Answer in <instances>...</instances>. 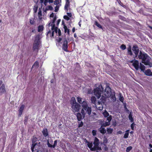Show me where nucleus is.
I'll list each match as a JSON object with an SVG mask.
<instances>
[{"label": "nucleus", "instance_id": "nucleus-7", "mask_svg": "<svg viewBox=\"0 0 152 152\" xmlns=\"http://www.w3.org/2000/svg\"><path fill=\"white\" fill-rule=\"evenodd\" d=\"M102 91L99 87H97L94 90V94L99 99L101 96Z\"/></svg>", "mask_w": 152, "mask_h": 152}, {"label": "nucleus", "instance_id": "nucleus-57", "mask_svg": "<svg viewBox=\"0 0 152 152\" xmlns=\"http://www.w3.org/2000/svg\"><path fill=\"white\" fill-rule=\"evenodd\" d=\"M49 0H45L44 4L45 6H46L47 5V3L48 2Z\"/></svg>", "mask_w": 152, "mask_h": 152}, {"label": "nucleus", "instance_id": "nucleus-31", "mask_svg": "<svg viewBox=\"0 0 152 152\" xmlns=\"http://www.w3.org/2000/svg\"><path fill=\"white\" fill-rule=\"evenodd\" d=\"M94 24L98 28L102 29H103L101 25L99 24V23L97 21H95V22Z\"/></svg>", "mask_w": 152, "mask_h": 152}, {"label": "nucleus", "instance_id": "nucleus-42", "mask_svg": "<svg viewBox=\"0 0 152 152\" xmlns=\"http://www.w3.org/2000/svg\"><path fill=\"white\" fill-rule=\"evenodd\" d=\"M38 17L39 19H41L42 18L41 17L42 14L41 11H39L38 13Z\"/></svg>", "mask_w": 152, "mask_h": 152}, {"label": "nucleus", "instance_id": "nucleus-34", "mask_svg": "<svg viewBox=\"0 0 152 152\" xmlns=\"http://www.w3.org/2000/svg\"><path fill=\"white\" fill-rule=\"evenodd\" d=\"M129 119L130 120L131 122H133L134 121V119L132 117V115L131 113H130L129 115Z\"/></svg>", "mask_w": 152, "mask_h": 152}, {"label": "nucleus", "instance_id": "nucleus-35", "mask_svg": "<svg viewBox=\"0 0 152 152\" xmlns=\"http://www.w3.org/2000/svg\"><path fill=\"white\" fill-rule=\"evenodd\" d=\"M113 131V129L111 128H107V131L108 134H111Z\"/></svg>", "mask_w": 152, "mask_h": 152}, {"label": "nucleus", "instance_id": "nucleus-53", "mask_svg": "<svg viewBox=\"0 0 152 152\" xmlns=\"http://www.w3.org/2000/svg\"><path fill=\"white\" fill-rule=\"evenodd\" d=\"M104 150L105 151H107L108 150V148L107 147L106 145H104Z\"/></svg>", "mask_w": 152, "mask_h": 152}, {"label": "nucleus", "instance_id": "nucleus-13", "mask_svg": "<svg viewBox=\"0 0 152 152\" xmlns=\"http://www.w3.org/2000/svg\"><path fill=\"white\" fill-rule=\"evenodd\" d=\"M132 65L137 70L139 69V63L138 61L137 60H135L132 64Z\"/></svg>", "mask_w": 152, "mask_h": 152}, {"label": "nucleus", "instance_id": "nucleus-14", "mask_svg": "<svg viewBox=\"0 0 152 152\" xmlns=\"http://www.w3.org/2000/svg\"><path fill=\"white\" fill-rule=\"evenodd\" d=\"M93 145V142H89L87 144L88 147L90 149L91 151H95L96 150V149H95L94 146L93 147H92Z\"/></svg>", "mask_w": 152, "mask_h": 152}, {"label": "nucleus", "instance_id": "nucleus-50", "mask_svg": "<svg viewBox=\"0 0 152 152\" xmlns=\"http://www.w3.org/2000/svg\"><path fill=\"white\" fill-rule=\"evenodd\" d=\"M92 133L93 136H95L96 134V131L94 130H93L92 131Z\"/></svg>", "mask_w": 152, "mask_h": 152}, {"label": "nucleus", "instance_id": "nucleus-33", "mask_svg": "<svg viewBox=\"0 0 152 152\" xmlns=\"http://www.w3.org/2000/svg\"><path fill=\"white\" fill-rule=\"evenodd\" d=\"M103 114L105 117H107L109 115V113L106 110L103 113Z\"/></svg>", "mask_w": 152, "mask_h": 152}, {"label": "nucleus", "instance_id": "nucleus-55", "mask_svg": "<svg viewBox=\"0 0 152 152\" xmlns=\"http://www.w3.org/2000/svg\"><path fill=\"white\" fill-rule=\"evenodd\" d=\"M83 125V123L82 121H81V123L79 124L78 127L80 128L82 127Z\"/></svg>", "mask_w": 152, "mask_h": 152}, {"label": "nucleus", "instance_id": "nucleus-28", "mask_svg": "<svg viewBox=\"0 0 152 152\" xmlns=\"http://www.w3.org/2000/svg\"><path fill=\"white\" fill-rule=\"evenodd\" d=\"M117 2H118V4L121 6L123 7L126 8V6L125 5H124L123 3H122L120 0H117Z\"/></svg>", "mask_w": 152, "mask_h": 152}, {"label": "nucleus", "instance_id": "nucleus-11", "mask_svg": "<svg viewBox=\"0 0 152 152\" xmlns=\"http://www.w3.org/2000/svg\"><path fill=\"white\" fill-rule=\"evenodd\" d=\"M42 133L43 135L45 137H49V133L48 132V129L47 128H44L42 131Z\"/></svg>", "mask_w": 152, "mask_h": 152}, {"label": "nucleus", "instance_id": "nucleus-46", "mask_svg": "<svg viewBox=\"0 0 152 152\" xmlns=\"http://www.w3.org/2000/svg\"><path fill=\"white\" fill-rule=\"evenodd\" d=\"M104 122V121L102 119H100L99 120V124L101 125V126L102 125V124Z\"/></svg>", "mask_w": 152, "mask_h": 152}, {"label": "nucleus", "instance_id": "nucleus-64", "mask_svg": "<svg viewBox=\"0 0 152 152\" xmlns=\"http://www.w3.org/2000/svg\"><path fill=\"white\" fill-rule=\"evenodd\" d=\"M54 16L53 13H52L50 15V17L51 18L53 17Z\"/></svg>", "mask_w": 152, "mask_h": 152}, {"label": "nucleus", "instance_id": "nucleus-23", "mask_svg": "<svg viewBox=\"0 0 152 152\" xmlns=\"http://www.w3.org/2000/svg\"><path fill=\"white\" fill-rule=\"evenodd\" d=\"M63 24H64V32L65 33L67 32L68 34L69 35V29L67 28L66 26L65 25V24L62 22Z\"/></svg>", "mask_w": 152, "mask_h": 152}, {"label": "nucleus", "instance_id": "nucleus-1", "mask_svg": "<svg viewBox=\"0 0 152 152\" xmlns=\"http://www.w3.org/2000/svg\"><path fill=\"white\" fill-rule=\"evenodd\" d=\"M138 56L139 59L142 60V62L145 65H148L150 67H152V62L150 61L151 58L147 53L140 51Z\"/></svg>", "mask_w": 152, "mask_h": 152}, {"label": "nucleus", "instance_id": "nucleus-54", "mask_svg": "<svg viewBox=\"0 0 152 152\" xmlns=\"http://www.w3.org/2000/svg\"><path fill=\"white\" fill-rule=\"evenodd\" d=\"M59 7L58 6H56L55 7V12H58V10H59Z\"/></svg>", "mask_w": 152, "mask_h": 152}, {"label": "nucleus", "instance_id": "nucleus-19", "mask_svg": "<svg viewBox=\"0 0 152 152\" xmlns=\"http://www.w3.org/2000/svg\"><path fill=\"white\" fill-rule=\"evenodd\" d=\"M24 107L25 105H24L22 104L21 105L19 110V116H21V115L22 114Z\"/></svg>", "mask_w": 152, "mask_h": 152}, {"label": "nucleus", "instance_id": "nucleus-5", "mask_svg": "<svg viewBox=\"0 0 152 152\" xmlns=\"http://www.w3.org/2000/svg\"><path fill=\"white\" fill-rule=\"evenodd\" d=\"M100 144V142L99 139L96 137H95L94 141L93 142V144L94 145V147L96 150H99L101 151L102 150L101 147L99 146Z\"/></svg>", "mask_w": 152, "mask_h": 152}, {"label": "nucleus", "instance_id": "nucleus-40", "mask_svg": "<svg viewBox=\"0 0 152 152\" xmlns=\"http://www.w3.org/2000/svg\"><path fill=\"white\" fill-rule=\"evenodd\" d=\"M107 117V120L108 121V122H110L111 121L112 119V116L111 115H109L108 117Z\"/></svg>", "mask_w": 152, "mask_h": 152}, {"label": "nucleus", "instance_id": "nucleus-10", "mask_svg": "<svg viewBox=\"0 0 152 152\" xmlns=\"http://www.w3.org/2000/svg\"><path fill=\"white\" fill-rule=\"evenodd\" d=\"M111 88L109 87H107L104 90V95L107 97H109L111 95Z\"/></svg>", "mask_w": 152, "mask_h": 152}, {"label": "nucleus", "instance_id": "nucleus-61", "mask_svg": "<svg viewBox=\"0 0 152 152\" xmlns=\"http://www.w3.org/2000/svg\"><path fill=\"white\" fill-rule=\"evenodd\" d=\"M60 21H61L60 19H58V20L57 23V24H56L57 25H58L59 24Z\"/></svg>", "mask_w": 152, "mask_h": 152}, {"label": "nucleus", "instance_id": "nucleus-8", "mask_svg": "<svg viewBox=\"0 0 152 152\" xmlns=\"http://www.w3.org/2000/svg\"><path fill=\"white\" fill-rule=\"evenodd\" d=\"M68 42L66 39H65L62 42V49L66 52H69L68 50Z\"/></svg>", "mask_w": 152, "mask_h": 152}, {"label": "nucleus", "instance_id": "nucleus-17", "mask_svg": "<svg viewBox=\"0 0 152 152\" xmlns=\"http://www.w3.org/2000/svg\"><path fill=\"white\" fill-rule=\"evenodd\" d=\"M69 0H66V4L64 6V9L66 11H68V8L69 6Z\"/></svg>", "mask_w": 152, "mask_h": 152}, {"label": "nucleus", "instance_id": "nucleus-51", "mask_svg": "<svg viewBox=\"0 0 152 152\" xmlns=\"http://www.w3.org/2000/svg\"><path fill=\"white\" fill-rule=\"evenodd\" d=\"M35 23V21L34 20L30 19V23L31 25L34 24Z\"/></svg>", "mask_w": 152, "mask_h": 152}, {"label": "nucleus", "instance_id": "nucleus-36", "mask_svg": "<svg viewBox=\"0 0 152 152\" xmlns=\"http://www.w3.org/2000/svg\"><path fill=\"white\" fill-rule=\"evenodd\" d=\"M108 142V140L107 138H104L103 144V145H106L107 143Z\"/></svg>", "mask_w": 152, "mask_h": 152}, {"label": "nucleus", "instance_id": "nucleus-39", "mask_svg": "<svg viewBox=\"0 0 152 152\" xmlns=\"http://www.w3.org/2000/svg\"><path fill=\"white\" fill-rule=\"evenodd\" d=\"M120 48L122 50H124L126 49V47L125 45L122 44V45H121L120 46Z\"/></svg>", "mask_w": 152, "mask_h": 152}, {"label": "nucleus", "instance_id": "nucleus-18", "mask_svg": "<svg viewBox=\"0 0 152 152\" xmlns=\"http://www.w3.org/2000/svg\"><path fill=\"white\" fill-rule=\"evenodd\" d=\"M56 20V16L54 17L53 19L50 22L51 23V26H52L51 30H53L55 27V25L54 23Z\"/></svg>", "mask_w": 152, "mask_h": 152}, {"label": "nucleus", "instance_id": "nucleus-43", "mask_svg": "<svg viewBox=\"0 0 152 152\" xmlns=\"http://www.w3.org/2000/svg\"><path fill=\"white\" fill-rule=\"evenodd\" d=\"M52 31H54L56 33H57L58 31V28L57 27H56L55 26V27L53 28V30H51Z\"/></svg>", "mask_w": 152, "mask_h": 152}, {"label": "nucleus", "instance_id": "nucleus-22", "mask_svg": "<svg viewBox=\"0 0 152 152\" xmlns=\"http://www.w3.org/2000/svg\"><path fill=\"white\" fill-rule=\"evenodd\" d=\"M101 126L100 128L98 129V131L102 134H104L106 133V131L105 128Z\"/></svg>", "mask_w": 152, "mask_h": 152}, {"label": "nucleus", "instance_id": "nucleus-6", "mask_svg": "<svg viewBox=\"0 0 152 152\" xmlns=\"http://www.w3.org/2000/svg\"><path fill=\"white\" fill-rule=\"evenodd\" d=\"M132 49L135 54L134 56L133 57L134 59L138 55V54L139 52V48L138 45L136 44L133 46Z\"/></svg>", "mask_w": 152, "mask_h": 152}, {"label": "nucleus", "instance_id": "nucleus-26", "mask_svg": "<svg viewBox=\"0 0 152 152\" xmlns=\"http://www.w3.org/2000/svg\"><path fill=\"white\" fill-rule=\"evenodd\" d=\"M44 29V27L42 25H39L38 27V31L40 32L42 31Z\"/></svg>", "mask_w": 152, "mask_h": 152}, {"label": "nucleus", "instance_id": "nucleus-48", "mask_svg": "<svg viewBox=\"0 0 152 152\" xmlns=\"http://www.w3.org/2000/svg\"><path fill=\"white\" fill-rule=\"evenodd\" d=\"M119 99L120 101L123 102L124 98L122 96H120L119 98Z\"/></svg>", "mask_w": 152, "mask_h": 152}, {"label": "nucleus", "instance_id": "nucleus-63", "mask_svg": "<svg viewBox=\"0 0 152 152\" xmlns=\"http://www.w3.org/2000/svg\"><path fill=\"white\" fill-rule=\"evenodd\" d=\"M61 40H62V38H59V39L58 40V42H60L61 41Z\"/></svg>", "mask_w": 152, "mask_h": 152}, {"label": "nucleus", "instance_id": "nucleus-58", "mask_svg": "<svg viewBox=\"0 0 152 152\" xmlns=\"http://www.w3.org/2000/svg\"><path fill=\"white\" fill-rule=\"evenodd\" d=\"M112 98L114 100V101H115L116 100V97L115 96V95H114L113 96H112Z\"/></svg>", "mask_w": 152, "mask_h": 152}, {"label": "nucleus", "instance_id": "nucleus-30", "mask_svg": "<svg viewBox=\"0 0 152 152\" xmlns=\"http://www.w3.org/2000/svg\"><path fill=\"white\" fill-rule=\"evenodd\" d=\"M91 102L94 104H96V99L94 96H92L91 97Z\"/></svg>", "mask_w": 152, "mask_h": 152}, {"label": "nucleus", "instance_id": "nucleus-24", "mask_svg": "<svg viewBox=\"0 0 152 152\" xmlns=\"http://www.w3.org/2000/svg\"><path fill=\"white\" fill-rule=\"evenodd\" d=\"M77 117L78 121H80L82 119V115L80 113H77Z\"/></svg>", "mask_w": 152, "mask_h": 152}, {"label": "nucleus", "instance_id": "nucleus-32", "mask_svg": "<svg viewBox=\"0 0 152 152\" xmlns=\"http://www.w3.org/2000/svg\"><path fill=\"white\" fill-rule=\"evenodd\" d=\"M140 69L141 71H144L145 69V66H144V65L142 64L141 63H140Z\"/></svg>", "mask_w": 152, "mask_h": 152}, {"label": "nucleus", "instance_id": "nucleus-38", "mask_svg": "<svg viewBox=\"0 0 152 152\" xmlns=\"http://www.w3.org/2000/svg\"><path fill=\"white\" fill-rule=\"evenodd\" d=\"M29 30L31 33H35V28L30 27L29 28Z\"/></svg>", "mask_w": 152, "mask_h": 152}, {"label": "nucleus", "instance_id": "nucleus-12", "mask_svg": "<svg viewBox=\"0 0 152 152\" xmlns=\"http://www.w3.org/2000/svg\"><path fill=\"white\" fill-rule=\"evenodd\" d=\"M58 141L57 140H55L54 141V144L52 145L49 142L48 140H47V145L48 147L50 148H54L57 145Z\"/></svg>", "mask_w": 152, "mask_h": 152}, {"label": "nucleus", "instance_id": "nucleus-62", "mask_svg": "<svg viewBox=\"0 0 152 152\" xmlns=\"http://www.w3.org/2000/svg\"><path fill=\"white\" fill-rule=\"evenodd\" d=\"M72 32H73V33H74L75 31V27H73L72 29Z\"/></svg>", "mask_w": 152, "mask_h": 152}, {"label": "nucleus", "instance_id": "nucleus-3", "mask_svg": "<svg viewBox=\"0 0 152 152\" xmlns=\"http://www.w3.org/2000/svg\"><path fill=\"white\" fill-rule=\"evenodd\" d=\"M40 39V35L39 34H38L35 36L34 40L33 46V51H37L38 52L39 45L41 43Z\"/></svg>", "mask_w": 152, "mask_h": 152}, {"label": "nucleus", "instance_id": "nucleus-47", "mask_svg": "<svg viewBox=\"0 0 152 152\" xmlns=\"http://www.w3.org/2000/svg\"><path fill=\"white\" fill-rule=\"evenodd\" d=\"M34 65L36 66H37V67H39V63L37 61H36L34 62V63L32 66H33Z\"/></svg>", "mask_w": 152, "mask_h": 152}, {"label": "nucleus", "instance_id": "nucleus-56", "mask_svg": "<svg viewBox=\"0 0 152 152\" xmlns=\"http://www.w3.org/2000/svg\"><path fill=\"white\" fill-rule=\"evenodd\" d=\"M58 35L59 36H60L61 35V31L60 29H58Z\"/></svg>", "mask_w": 152, "mask_h": 152}, {"label": "nucleus", "instance_id": "nucleus-41", "mask_svg": "<svg viewBox=\"0 0 152 152\" xmlns=\"http://www.w3.org/2000/svg\"><path fill=\"white\" fill-rule=\"evenodd\" d=\"M132 146H129L127 148L126 150V151H127V152H129L132 149Z\"/></svg>", "mask_w": 152, "mask_h": 152}, {"label": "nucleus", "instance_id": "nucleus-37", "mask_svg": "<svg viewBox=\"0 0 152 152\" xmlns=\"http://www.w3.org/2000/svg\"><path fill=\"white\" fill-rule=\"evenodd\" d=\"M77 102L80 104H81L82 102V98L80 97H77Z\"/></svg>", "mask_w": 152, "mask_h": 152}, {"label": "nucleus", "instance_id": "nucleus-21", "mask_svg": "<svg viewBox=\"0 0 152 152\" xmlns=\"http://www.w3.org/2000/svg\"><path fill=\"white\" fill-rule=\"evenodd\" d=\"M76 102V100L75 98L72 97L71 98V100L70 101V104L71 105V106H72L73 105L75 104L76 103H77Z\"/></svg>", "mask_w": 152, "mask_h": 152}, {"label": "nucleus", "instance_id": "nucleus-45", "mask_svg": "<svg viewBox=\"0 0 152 152\" xmlns=\"http://www.w3.org/2000/svg\"><path fill=\"white\" fill-rule=\"evenodd\" d=\"M136 124L134 122H133L131 124V129L133 130H134V126H135Z\"/></svg>", "mask_w": 152, "mask_h": 152}, {"label": "nucleus", "instance_id": "nucleus-52", "mask_svg": "<svg viewBox=\"0 0 152 152\" xmlns=\"http://www.w3.org/2000/svg\"><path fill=\"white\" fill-rule=\"evenodd\" d=\"M54 4L55 5H57L59 4V1L58 0H55L54 1Z\"/></svg>", "mask_w": 152, "mask_h": 152}, {"label": "nucleus", "instance_id": "nucleus-59", "mask_svg": "<svg viewBox=\"0 0 152 152\" xmlns=\"http://www.w3.org/2000/svg\"><path fill=\"white\" fill-rule=\"evenodd\" d=\"M67 16H68V17H72V15L71 13L67 12Z\"/></svg>", "mask_w": 152, "mask_h": 152}, {"label": "nucleus", "instance_id": "nucleus-60", "mask_svg": "<svg viewBox=\"0 0 152 152\" xmlns=\"http://www.w3.org/2000/svg\"><path fill=\"white\" fill-rule=\"evenodd\" d=\"M48 8H49V9L50 10H53V7L51 6H48Z\"/></svg>", "mask_w": 152, "mask_h": 152}, {"label": "nucleus", "instance_id": "nucleus-44", "mask_svg": "<svg viewBox=\"0 0 152 152\" xmlns=\"http://www.w3.org/2000/svg\"><path fill=\"white\" fill-rule=\"evenodd\" d=\"M28 119V118L27 116L25 117V119H24V124H25L26 125L27 124Z\"/></svg>", "mask_w": 152, "mask_h": 152}, {"label": "nucleus", "instance_id": "nucleus-9", "mask_svg": "<svg viewBox=\"0 0 152 152\" xmlns=\"http://www.w3.org/2000/svg\"><path fill=\"white\" fill-rule=\"evenodd\" d=\"M72 110L74 112H78L80 109V105L78 103L73 105L71 106Z\"/></svg>", "mask_w": 152, "mask_h": 152}, {"label": "nucleus", "instance_id": "nucleus-29", "mask_svg": "<svg viewBox=\"0 0 152 152\" xmlns=\"http://www.w3.org/2000/svg\"><path fill=\"white\" fill-rule=\"evenodd\" d=\"M129 131V130H127L126 131L125 133L124 137V138L126 139L128 137Z\"/></svg>", "mask_w": 152, "mask_h": 152}, {"label": "nucleus", "instance_id": "nucleus-15", "mask_svg": "<svg viewBox=\"0 0 152 152\" xmlns=\"http://www.w3.org/2000/svg\"><path fill=\"white\" fill-rule=\"evenodd\" d=\"M6 92V89L5 85L4 84H2L0 87V94H2Z\"/></svg>", "mask_w": 152, "mask_h": 152}, {"label": "nucleus", "instance_id": "nucleus-4", "mask_svg": "<svg viewBox=\"0 0 152 152\" xmlns=\"http://www.w3.org/2000/svg\"><path fill=\"white\" fill-rule=\"evenodd\" d=\"M106 102L105 97L103 96H102L100 100L98 101L96 104H95L96 107L99 110H102L103 109V105Z\"/></svg>", "mask_w": 152, "mask_h": 152}, {"label": "nucleus", "instance_id": "nucleus-49", "mask_svg": "<svg viewBox=\"0 0 152 152\" xmlns=\"http://www.w3.org/2000/svg\"><path fill=\"white\" fill-rule=\"evenodd\" d=\"M64 18L67 20H69L70 18L67 15H64Z\"/></svg>", "mask_w": 152, "mask_h": 152}, {"label": "nucleus", "instance_id": "nucleus-25", "mask_svg": "<svg viewBox=\"0 0 152 152\" xmlns=\"http://www.w3.org/2000/svg\"><path fill=\"white\" fill-rule=\"evenodd\" d=\"M49 34H50V37H53L54 35V31H52V33H51V31L50 30L47 33V34H46L47 36H48V35Z\"/></svg>", "mask_w": 152, "mask_h": 152}, {"label": "nucleus", "instance_id": "nucleus-20", "mask_svg": "<svg viewBox=\"0 0 152 152\" xmlns=\"http://www.w3.org/2000/svg\"><path fill=\"white\" fill-rule=\"evenodd\" d=\"M127 55H129L130 56H132L133 55V53L132 51V47L130 45H129L127 48Z\"/></svg>", "mask_w": 152, "mask_h": 152}, {"label": "nucleus", "instance_id": "nucleus-27", "mask_svg": "<svg viewBox=\"0 0 152 152\" xmlns=\"http://www.w3.org/2000/svg\"><path fill=\"white\" fill-rule=\"evenodd\" d=\"M110 122H107L104 121V122L102 124V125H101V127H105L106 126H108L110 125Z\"/></svg>", "mask_w": 152, "mask_h": 152}, {"label": "nucleus", "instance_id": "nucleus-16", "mask_svg": "<svg viewBox=\"0 0 152 152\" xmlns=\"http://www.w3.org/2000/svg\"><path fill=\"white\" fill-rule=\"evenodd\" d=\"M144 73L145 75L149 76H152V72L150 69H148L145 71Z\"/></svg>", "mask_w": 152, "mask_h": 152}, {"label": "nucleus", "instance_id": "nucleus-2", "mask_svg": "<svg viewBox=\"0 0 152 152\" xmlns=\"http://www.w3.org/2000/svg\"><path fill=\"white\" fill-rule=\"evenodd\" d=\"M82 108L81 110V113L83 117L85 115H90L91 114L92 109L90 105L89 106L86 101H83L82 104Z\"/></svg>", "mask_w": 152, "mask_h": 152}]
</instances>
